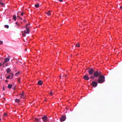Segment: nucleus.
Listing matches in <instances>:
<instances>
[{
    "mask_svg": "<svg viewBox=\"0 0 122 122\" xmlns=\"http://www.w3.org/2000/svg\"><path fill=\"white\" fill-rule=\"evenodd\" d=\"M50 95H52V96L53 95L52 92H50Z\"/></svg>",
    "mask_w": 122,
    "mask_h": 122,
    "instance_id": "27",
    "label": "nucleus"
},
{
    "mask_svg": "<svg viewBox=\"0 0 122 122\" xmlns=\"http://www.w3.org/2000/svg\"><path fill=\"white\" fill-rule=\"evenodd\" d=\"M17 18H19V19H20V17L19 16H17Z\"/></svg>",
    "mask_w": 122,
    "mask_h": 122,
    "instance_id": "32",
    "label": "nucleus"
},
{
    "mask_svg": "<svg viewBox=\"0 0 122 122\" xmlns=\"http://www.w3.org/2000/svg\"><path fill=\"white\" fill-rule=\"evenodd\" d=\"M102 75L101 72L100 71H94L93 74V76L94 77H97L100 76Z\"/></svg>",
    "mask_w": 122,
    "mask_h": 122,
    "instance_id": "2",
    "label": "nucleus"
},
{
    "mask_svg": "<svg viewBox=\"0 0 122 122\" xmlns=\"http://www.w3.org/2000/svg\"><path fill=\"white\" fill-rule=\"evenodd\" d=\"M20 95L22 96H23L24 95V93L23 92L21 94H20Z\"/></svg>",
    "mask_w": 122,
    "mask_h": 122,
    "instance_id": "25",
    "label": "nucleus"
},
{
    "mask_svg": "<svg viewBox=\"0 0 122 122\" xmlns=\"http://www.w3.org/2000/svg\"><path fill=\"white\" fill-rule=\"evenodd\" d=\"M35 120L37 122H39V120L37 118H35Z\"/></svg>",
    "mask_w": 122,
    "mask_h": 122,
    "instance_id": "20",
    "label": "nucleus"
},
{
    "mask_svg": "<svg viewBox=\"0 0 122 122\" xmlns=\"http://www.w3.org/2000/svg\"><path fill=\"white\" fill-rule=\"evenodd\" d=\"M89 74L90 75H92L93 72H94V70L92 68L89 69V70L88 71Z\"/></svg>",
    "mask_w": 122,
    "mask_h": 122,
    "instance_id": "4",
    "label": "nucleus"
},
{
    "mask_svg": "<svg viewBox=\"0 0 122 122\" xmlns=\"http://www.w3.org/2000/svg\"><path fill=\"white\" fill-rule=\"evenodd\" d=\"M51 14L50 11H48L47 13V14L48 15H50Z\"/></svg>",
    "mask_w": 122,
    "mask_h": 122,
    "instance_id": "15",
    "label": "nucleus"
},
{
    "mask_svg": "<svg viewBox=\"0 0 122 122\" xmlns=\"http://www.w3.org/2000/svg\"><path fill=\"white\" fill-rule=\"evenodd\" d=\"M90 79H93L94 78V76H92L90 77Z\"/></svg>",
    "mask_w": 122,
    "mask_h": 122,
    "instance_id": "21",
    "label": "nucleus"
},
{
    "mask_svg": "<svg viewBox=\"0 0 122 122\" xmlns=\"http://www.w3.org/2000/svg\"><path fill=\"white\" fill-rule=\"evenodd\" d=\"M24 22H25V21H24Z\"/></svg>",
    "mask_w": 122,
    "mask_h": 122,
    "instance_id": "44",
    "label": "nucleus"
},
{
    "mask_svg": "<svg viewBox=\"0 0 122 122\" xmlns=\"http://www.w3.org/2000/svg\"><path fill=\"white\" fill-rule=\"evenodd\" d=\"M30 25V24L29 23H28L26 25V26H25L24 27V28H25L26 29V30H24V32L26 34H28L30 32L29 28H28L27 27L28 26V25Z\"/></svg>",
    "mask_w": 122,
    "mask_h": 122,
    "instance_id": "3",
    "label": "nucleus"
},
{
    "mask_svg": "<svg viewBox=\"0 0 122 122\" xmlns=\"http://www.w3.org/2000/svg\"><path fill=\"white\" fill-rule=\"evenodd\" d=\"M35 6L36 7V8H38L39 7V4H35Z\"/></svg>",
    "mask_w": 122,
    "mask_h": 122,
    "instance_id": "17",
    "label": "nucleus"
},
{
    "mask_svg": "<svg viewBox=\"0 0 122 122\" xmlns=\"http://www.w3.org/2000/svg\"><path fill=\"white\" fill-rule=\"evenodd\" d=\"M17 81L18 82H19V83H20V79H18Z\"/></svg>",
    "mask_w": 122,
    "mask_h": 122,
    "instance_id": "24",
    "label": "nucleus"
},
{
    "mask_svg": "<svg viewBox=\"0 0 122 122\" xmlns=\"http://www.w3.org/2000/svg\"><path fill=\"white\" fill-rule=\"evenodd\" d=\"M90 85L94 87H95L97 86V83L96 81H93L92 82V83L90 84Z\"/></svg>",
    "mask_w": 122,
    "mask_h": 122,
    "instance_id": "6",
    "label": "nucleus"
},
{
    "mask_svg": "<svg viewBox=\"0 0 122 122\" xmlns=\"http://www.w3.org/2000/svg\"><path fill=\"white\" fill-rule=\"evenodd\" d=\"M60 2H62L63 1V0H58Z\"/></svg>",
    "mask_w": 122,
    "mask_h": 122,
    "instance_id": "33",
    "label": "nucleus"
},
{
    "mask_svg": "<svg viewBox=\"0 0 122 122\" xmlns=\"http://www.w3.org/2000/svg\"><path fill=\"white\" fill-rule=\"evenodd\" d=\"M20 101V100L19 99H16L15 100V102H18Z\"/></svg>",
    "mask_w": 122,
    "mask_h": 122,
    "instance_id": "14",
    "label": "nucleus"
},
{
    "mask_svg": "<svg viewBox=\"0 0 122 122\" xmlns=\"http://www.w3.org/2000/svg\"><path fill=\"white\" fill-rule=\"evenodd\" d=\"M15 24L17 25L18 26L19 25L18 23L17 22H16L15 23Z\"/></svg>",
    "mask_w": 122,
    "mask_h": 122,
    "instance_id": "31",
    "label": "nucleus"
},
{
    "mask_svg": "<svg viewBox=\"0 0 122 122\" xmlns=\"http://www.w3.org/2000/svg\"><path fill=\"white\" fill-rule=\"evenodd\" d=\"M120 8L122 10V6H120Z\"/></svg>",
    "mask_w": 122,
    "mask_h": 122,
    "instance_id": "34",
    "label": "nucleus"
},
{
    "mask_svg": "<svg viewBox=\"0 0 122 122\" xmlns=\"http://www.w3.org/2000/svg\"><path fill=\"white\" fill-rule=\"evenodd\" d=\"M66 119V117L65 116H62L61 117L60 120L61 122H63L65 121Z\"/></svg>",
    "mask_w": 122,
    "mask_h": 122,
    "instance_id": "7",
    "label": "nucleus"
},
{
    "mask_svg": "<svg viewBox=\"0 0 122 122\" xmlns=\"http://www.w3.org/2000/svg\"><path fill=\"white\" fill-rule=\"evenodd\" d=\"M10 76L9 75L7 77V78L9 79L10 78Z\"/></svg>",
    "mask_w": 122,
    "mask_h": 122,
    "instance_id": "23",
    "label": "nucleus"
},
{
    "mask_svg": "<svg viewBox=\"0 0 122 122\" xmlns=\"http://www.w3.org/2000/svg\"><path fill=\"white\" fill-rule=\"evenodd\" d=\"M1 120V119L0 118V121Z\"/></svg>",
    "mask_w": 122,
    "mask_h": 122,
    "instance_id": "43",
    "label": "nucleus"
},
{
    "mask_svg": "<svg viewBox=\"0 0 122 122\" xmlns=\"http://www.w3.org/2000/svg\"><path fill=\"white\" fill-rule=\"evenodd\" d=\"M10 77L11 76V79H12L14 76L13 74L12 73L11 74Z\"/></svg>",
    "mask_w": 122,
    "mask_h": 122,
    "instance_id": "19",
    "label": "nucleus"
},
{
    "mask_svg": "<svg viewBox=\"0 0 122 122\" xmlns=\"http://www.w3.org/2000/svg\"><path fill=\"white\" fill-rule=\"evenodd\" d=\"M12 85L10 84H9L8 86V88L9 89L11 88L12 87Z\"/></svg>",
    "mask_w": 122,
    "mask_h": 122,
    "instance_id": "13",
    "label": "nucleus"
},
{
    "mask_svg": "<svg viewBox=\"0 0 122 122\" xmlns=\"http://www.w3.org/2000/svg\"><path fill=\"white\" fill-rule=\"evenodd\" d=\"M60 78H61V76H60Z\"/></svg>",
    "mask_w": 122,
    "mask_h": 122,
    "instance_id": "40",
    "label": "nucleus"
},
{
    "mask_svg": "<svg viewBox=\"0 0 122 122\" xmlns=\"http://www.w3.org/2000/svg\"><path fill=\"white\" fill-rule=\"evenodd\" d=\"M63 76L66 77H67V75L66 74H64V75Z\"/></svg>",
    "mask_w": 122,
    "mask_h": 122,
    "instance_id": "26",
    "label": "nucleus"
},
{
    "mask_svg": "<svg viewBox=\"0 0 122 122\" xmlns=\"http://www.w3.org/2000/svg\"><path fill=\"white\" fill-rule=\"evenodd\" d=\"M22 35H23V36H25V34H22Z\"/></svg>",
    "mask_w": 122,
    "mask_h": 122,
    "instance_id": "39",
    "label": "nucleus"
},
{
    "mask_svg": "<svg viewBox=\"0 0 122 122\" xmlns=\"http://www.w3.org/2000/svg\"><path fill=\"white\" fill-rule=\"evenodd\" d=\"M42 119L43 121L45 122L47 120L48 118L46 116H44L42 118Z\"/></svg>",
    "mask_w": 122,
    "mask_h": 122,
    "instance_id": "8",
    "label": "nucleus"
},
{
    "mask_svg": "<svg viewBox=\"0 0 122 122\" xmlns=\"http://www.w3.org/2000/svg\"><path fill=\"white\" fill-rule=\"evenodd\" d=\"M2 65V64L0 62V66H1Z\"/></svg>",
    "mask_w": 122,
    "mask_h": 122,
    "instance_id": "37",
    "label": "nucleus"
},
{
    "mask_svg": "<svg viewBox=\"0 0 122 122\" xmlns=\"http://www.w3.org/2000/svg\"><path fill=\"white\" fill-rule=\"evenodd\" d=\"M4 115H6V113H4Z\"/></svg>",
    "mask_w": 122,
    "mask_h": 122,
    "instance_id": "38",
    "label": "nucleus"
},
{
    "mask_svg": "<svg viewBox=\"0 0 122 122\" xmlns=\"http://www.w3.org/2000/svg\"><path fill=\"white\" fill-rule=\"evenodd\" d=\"M5 90V89L4 87H3V91H4Z\"/></svg>",
    "mask_w": 122,
    "mask_h": 122,
    "instance_id": "35",
    "label": "nucleus"
},
{
    "mask_svg": "<svg viewBox=\"0 0 122 122\" xmlns=\"http://www.w3.org/2000/svg\"><path fill=\"white\" fill-rule=\"evenodd\" d=\"M11 71L10 69L9 68H8L6 70V71L7 73H9Z\"/></svg>",
    "mask_w": 122,
    "mask_h": 122,
    "instance_id": "11",
    "label": "nucleus"
},
{
    "mask_svg": "<svg viewBox=\"0 0 122 122\" xmlns=\"http://www.w3.org/2000/svg\"><path fill=\"white\" fill-rule=\"evenodd\" d=\"M5 65H7L6 64H5V63H4V66H5Z\"/></svg>",
    "mask_w": 122,
    "mask_h": 122,
    "instance_id": "41",
    "label": "nucleus"
},
{
    "mask_svg": "<svg viewBox=\"0 0 122 122\" xmlns=\"http://www.w3.org/2000/svg\"><path fill=\"white\" fill-rule=\"evenodd\" d=\"M16 16L15 15H14L13 16V19L14 21H15L16 20Z\"/></svg>",
    "mask_w": 122,
    "mask_h": 122,
    "instance_id": "12",
    "label": "nucleus"
},
{
    "mask_svg": "<svg viewBox=\"0 0 122 122\" xmlns=\"http://www.w3.org/2000/svg\"><path fill=\"white\" fill-rule=\"evenodd\" d=\"M0 3L1 5H2L3 6L4 5V4L3 3L0 2Z\"/></svg>",
    "mask_w": 122,
    "mask_h": 122,
    "instance_id": "28",
    "label": "nucleus"
},
{
    "mask_svg": "<svg viewBox=\"0 0 122 122\" xmlns=\"http://www.w3.org/2000/svg\"><path fill=\"white\" fill-rule=\"evenodd\" d=\"M10 60V58H5V61L3 63V67H4L5 66H7V65H5L4 66V63L7 62L9 61Z\"/></svg>",
    "mask_w": 122,
    "mask_h": 122,
    "instance_id": "5",
    "label": "nucleus"
},
{
    "mask_svg": "<svg viewBox=\"0 0 122 122\" xmlns=\"http://www.w3.org/2000/svg\"><path fill=\"white\" fill-rule=\"evenodd\" d=\"M10 20H9V21H10Z\"/></svg>",
    "mask_w": 122,
    "mask_h": 122,
    "instance_id": "46",
    "label": "nucleus"
},
{
    "mask_svg": "<svg viewBox=\"0 0 122 122\" xmlns=\"http://www.w3.org/2000/svg\"><path fill=\"white\" fill-rule=\"evenodd\" d=\"M5 81L6 82H7V80H6Z\"/></svg>",
    "mask_w": 122,
    "mask_h": 122,
    "instance_id": "42",
    "label": "nucleus"
},
{
    "mask_svg": "<svg viewBox=\"0 0 122 122\" xmlns=\"http://www.w3.org/2000/svg\"><path fill=\"white\" fill-rule=\"evenodd\" d=\"M24 15V13L23 12H21V15L22 16H23Z\"/></svg>",
    "mask_w": 122,
    "mask_h": 122,
    "instance_id": "29",
    "label": "nucleus"
},
{
    "mask_svg": "<svg viewBox=\"0 0 122 122\" xmlns=\"http://www.w3.org/2000/svg\"><path fill=\"white\" fill-rule=\"evenodd\" d=\"M42 81L41 80H39L38 82V84L40 85H41L42 84Z\"/></svg>",
    "mask_w": 122,
    "mask_h": 122,
    "instance_id": "10",
    "label": "nucleus"
},
{
    "mask_svg": "<svg viewBox=\"0 0 122 122\" xmlns=\"http://www.w3.org/2000/svg\"><path fill=\"white\" fill-rule=\"evenodd\" d=\"M83 78L86 80H88L89 79V77L87 75H85L83 77Z\"/></svg>",
    "mask_w": 122,
    "mask_h": 122,
    "instance_id": "9",
    "label": "nucleus"
},
{
    "mask_svg": "<svg viewBox=\"0 0 122 122\" xmlns=\"http://www.w3.org/2000/svg\"><path fill=\"white\" fill-rule=\"evenodd\" d=\"M24 22H25V21H24Z\"/></svg>",
    "mask_w": 122,
    "mask_h": 122,
    "instance_id": "45",
    "label": "nucleus"
},
{
    "mask_svg": "<svg viewBox=\"0 0 122 122\" xmlns=\"http://www.w3.org/2000/svg\"><path fill=\"white\" fill-rule=\"evenodd\" d=\"M3 43V42L2 41H0V45L2 44Z\"/></svg>",
    "mask_w": 122,
    "mask_h": 122,
    "instance_id": "22",
    "label": "nucleus"
},
{
    "mask_svg": "<svg viewBox=\"0 0 122 122\" xmlns=\"http://www.w3.org/2000/svg\"><path fill=\"white\" fill-rule=\"evenodd\" d=\"M105 77L102 75L100 76L97 80L98 82L99 83H103L105 81Z\"/></svg>",
    "mask_w": 122,
    "mask_h": 122,
    "instance_id": "1",
    "label": "nucleus"
},
{
    "mask_svg": "<svg viewBox=\"0 0 122 122\" xmlns=\"http://www.w3.org/2000/svg\"><path fill=\"white\" fill-rule=\"evenodd\" d=\"M80 46V44L79 43H77L76 44V46L77 47H79Z\"/></svg>",
    "mask_w": 122,
    "mask_h": 122,
    "instance_id": "16",
    "label": "nucleus"
},
{
    "mask_svg": "<svg viewBox=\"0 0 122 122\" xmlns=\"http://www.w3.org/2000/svg\"><path fill=\"white\" fill-rule=\"evenodd\" d=\"M19 71H18L17 73H16L15 74V75H17V74H19Z\"/></svg>",
    "mask_w": 122,
    "mask_h": 122,
    "instance_id": "30",
    "label": "nucleus"
},
{
    "mask_svg": "<svg viewBox=\"0 0 122 122\" xmlns=\"http://www.w3.org/2000/svg\"><path fill=\"white\" fill-rule=\"evenodd\" d=\"M20 20H22V18H21V17L20 18Z\"/></svg>",
    "mask_w": 122,
    "mask_h": 122,
    "instance_id": "36",
    "label": "nucleus"
},
{
    "mask_svg": "<svg viewBox=\"0 0 122 122\" xmlns=\"http://www.w3.org/2000/svg\"><path fill=\"white\" fill-rule=\"evenodd\" d=\"M5 28H8L9 27V26L8 25H5Z\"/></svg>",
    "mask_w": 122,
    "mask_h": 122,
    "instance_id": "18",
    "label": "nucleus"
}]
</instances>
